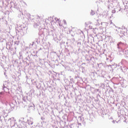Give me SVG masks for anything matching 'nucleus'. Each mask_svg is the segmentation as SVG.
Returning <instances> with one entry per match:
<instances>
[{
  "label": "nucleus",
  "instance_id": "f257e3e1",
  "mask_svg": "<svg viewBox=\"0 0 128 128\" xmlns=\"http://www.w3.org/2000/svg\"><path fill=\"white\" fill-rule=\"evenodd\" d=\"M64 24H66V20H64Z\"/></svg>",
  "mask_w": 128,
  "mask_h": 128
}]
</instances>
